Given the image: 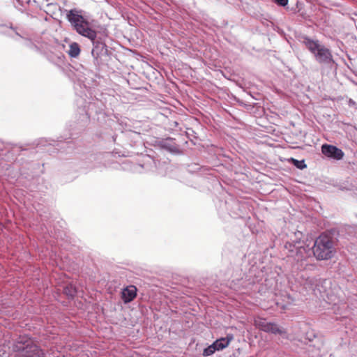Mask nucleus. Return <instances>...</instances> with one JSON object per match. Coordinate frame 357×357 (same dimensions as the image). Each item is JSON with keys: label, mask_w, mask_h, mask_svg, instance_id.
Segmentation results:
<instances>
[{"label": "nucleus", "mask_w": 357, "mask_h": 357, "mask_svg": "<svg viewBox=\"0 0 357 357\" xmlns=\"http://www.w3.org/2000/svg\"><path fill=\"white\" fill-rule=\"evenodd\" d=\"M273 1L277 5L282 7L286 6L289 3V0H273Z\"/></svg>", "instance_id": "nucleus-21"}, {"label": "nucleus", "mask_w": 357, "mask_h": 357, "mask_svg": "<svg viewBox=\"0 0 357 357\" xmlns=\"http://www.w3.org/2000/svg\"><path fill=\"white\" fill-rule=\"evenodd\" d=\"M153 163H155V167H158V164L157 165V164L155 163V161H153Z\"/></svg>", "instance_id": "nucleus-26"}, {"label": "nucleus", "mask_w": 357, "mask_h": 357, "mask_svg": "<svg viewBox=\"0 0 357 357\" xmlns=\"http://www.w3.org/2000/svg\"><path fill=\"white\" fill-rule=\"evenodd\" d=\"M52 142L53 141L40 139L36 148H22L17 145L13 146L9 153L13 155H16V157L12 165H7L3 176L10 183L17 181L22 186L33 190L29 182L35 178L38 174L36 169H40V165L29 159L34 158L35 155L38 152L37 149L46 150L43 147L52 145Z\"/></svg>", "instance_id": "nucleus-1"}, {"label": "nucleus", "mask_w": 357, "mask_h": 357, "mask_svg": "<svg viewBox=\"0 0 357 357\" xmlns=\"http://www.w3.org/2000/svg\"><path fill=\"white\" fill-rule=\"evenodd\" d=\"M13 33H14L17 36H19L21 38L25 39L24 45L31 49V50L35 52L39 51L38 47L36 45H35L31 40L26 38L23 33L17 27H14L12 25H10L8 27V34L10 37H13Z\"/></svg>", "instance_id": "nucleus-12"}, {"label": "nucleus", "mask_w": 357, "mask_h": 357, "mask_svg": "<svg viewBox=\"0 0 357 357\" xmlns=\"http://www.w3.org/2000/svg\"><path fill=\"white\" fill-rule=\"evenodd\" d=\"M234 337L231 334L227 335L225 337H220L213 342L217 351H221L227 347Z\"/></svg>", "instance_id": "nucleus-15"}, {"label": "nucleus", "mask_w": 357, "mask_h": 357, "mask_svg": "<svg viewBox=\"0 0 357 357\" xmlns=\"http://www.w3.org/2000/svg\"><path fill=\"white\" fill-rule=\"evenodd\" d=\"M96 106L98 107V110H96V113H100L104 110V105L101 101L98 100L90 102L87 106L84 105L83 107H79L77 114H76V121L70 125V137L74 138V136L83 131L90 121V116L91 112Z\"/></svg>", "instance_id": "nucleus-4"}, {"label": "nucleus", "mask_w": 357, "mask_h": 357, "mask_svg": "<svg viewBox=\"0 0 357 357\" xmlns=\"http://www.w3.org/2000/svg\"><path fill=\"white\" fill-rule=\"evenodd\" d=\"M66 19L73 30L79 35L89 40L97 38V32L91 27L86 13L83 10L70 9L66 14Z\"/></svg>", "instance_id": "nucleus-2"}, {"label": "nucleus", "mask_w": 357, "mask_h": 357, "mask_svg": "<svg viewBox=\"0 0 357 357\" xmlns=\"http://www.w3.org/2000/svg\"><path fill=\"white\" fill-rule=\"evenodd\" d=\"M311 248L314 257L320 261L330 259L335 253L333 238L323 234L315 239Z\"/></svg>", "instance_id": "nucleus-6"}, {"label": "nucleus", "mask_w": 357, "mask_h": 357, "mask_svg": "<svg viewBox=\"0 0 357 357\" xmlns=\"http://www.w3.org/2000/svg\"><path fill=\"white\" fill-rule=\"evenodd\" d=\"M299 41L303 44L309 52L314 55L316 61L328 67L337 65L335 62L331 51L321 45L318 40H313L305 35L299 37Z\"/></svg>", "instance_id": "nucleus-3"}, {"label": "nucleus", "mask_w": 357, "mask_h": 357, "mask_svg": "<svg viewBox=\"0 0 357 357\" xmlns=\"http://www.w3.org/2000/svg\"><path fill=\"white\" fill-rule=\"evenodd\" d=\"M174 123V125L175 126H176L178 124L176 121H174V123Z\"/></svg>", "instance_id": "nucleus-25"}, {"label": "nucleus", "mask_w": 357, "mask_h": 357, "mask_svg": "<svg viewBox=\"0 0 357 357\" xmlns=\"http://www.w3.org/2000/svg\"><path fill=\"white\" fill-rule=\"evenodd\" d=\"M63 292L68 298L73 299L77 294V289L75 286L69 284L63 287Z\"/></svg>", "instance_id": "nucleus-17"}, {"label": "nucleus", "mask_w": 357, "mask_h": 357, "mask_svg": "<svg viewBox=\"0 0 357 357\" xmlns=\"http://www.w3.org/2000/svg\"><path fill=\"white\" fill-rule=\"evenodd\" d=\"M137 296V289L135 286H129L124 288L121 293L122 300L125 303L132 301Z\"/></svg>", "instance_id": "nucleus-14"}, {"label": "nucleus", "mask_w": 357, "mask_h": 357, "mask_svg": "<svg viewBox=\"0 0 357 357\" xmlns=\"http://www.w3.org/2000/svg\"><path fill=\"white\" fill-rule=\"evenodd\" d=\"M40 172L43 173V169H40Z\"/></svg>", "instance_id": "nucleus-27"}, {"label": "nucleus", "mask_w": 357, "mask_h": 357, "mask_svg": "<svg viewBox=\"0 0 357 357\" xmlns=\"http://www.w3.org/2000/svg\"><path fill=\"white\" fill-rule=\"evenodd\" d=\"M285 248L289 249V256L294 258L297 262L302 263L305 261L312 253V248L308 245L296 246L295 244L287 243Z\"/></svg>", "instance_id": "nucleus-7"}, {"label": "nucleus", "mask_w": 357, "mask_h": 357, "mask_svg": "<svg viewBox=\"0 0 357 357\" xmlns=\"http://www.w3.org/2000/svg\"><path fill=\"white\" fill-rule=\"evenodd\" d=\"M81 50L79 44L76 42H73L70 44L69 50L67 52L71 58H77L80 54Z\"/></svg>", "instance_id": "nucleus-16"}, {"label": "nucleus", "mask_w": 357, "mask_h": 357, "mask_svg": "<svg viewBox=\"0 0 357 357\" xmlns=\"http://www.w3.org/2000/svg\"><path fill=\"white\" fill-rule=\"evenodd\" d=\"M322 153L331 159L340 160L343 158L344 153L343 151L336 146L324 144L321 146Z\"/></svg>", "instance_id": "nucleus-11"}, {"label": "nucleus", "mask_w": 357, "mask_h": 357, "mask_svg": "<svg viewBox=\"0 0 357 357\" xmlns=\"http://www.w3.org/2000/svg\"><path fill=\"white\" fill-rule=\"evenodd\" d=\"M216 351V349L215 348L213 344L212 343L211 345L208 346L204 349L202 355L204 357L209 356L213 355Z\"/></svg>", "instance_id": "nucleus-20"}, {"label": "nucleus", "mask_w": 357, "mask_h": 357, "mask_svg": "<svg viewBox=\"0 0 357 357\" xmlns=\"http://www.w3.org/2000/svg\"><path fill=\"white\" fill-rule=\"evenodd\" d=\"M73 144V142L72 141H68V142H64L63 143V145H61V147L62 149L65 148V145L66 144V146H68V148H71V144Z\"/></svg>", "instance_id": "nucleus-22"}, {"label": "nucleus", "mask_w": 357, "mask_h": 357, "mask_svg": "<svg viewBox=\"0 0 357 357\" xmlns=\"http://www.w3.org/2000/svg\"><path fill=\"white\" fill-rule=\"evenodd\" d=\"M158 145L162 149L167 151L172 155H181L183 153L179 145L176 143L175 139L172 137L160 140Z\"/></svg>", "instance_id": "nucleus-10"}, {"label": "nucleus", "mask_w": 357, "mask_h": 357, "mask_svg": "<svg viewBox=\"0 0 357 357\" xmlns=\"http://www.w3.org/2000/svg\"><path fill=\"white\" fill-rule=\"evenodd\" d=\"M65 47L66 46L64 44L56 40L54 43L51 45L50 47V50L47 53V59L49 61L55 64L63 63L65 59V55L63 54Z\"/></svg>", "instance_id": "nucleus-8"}, {"label": "nucleus", "mask_w": 357, "mask_h": 357, "mask_svg": "<svg viewBox=\"0 0 357 357\" xmlns=\"http://www.w3.org/2000/svg\"><path fill=\"white\" fill-rule=\"evenodd\" d=\"M93 44L91 54L95 59H97L100 55L107 52V46L101 38L90 40Z\"/></svg>", "instance_id": "nucleus-13"}, {"label": "nucleus", "mask_w": 357, "mask_h": 357, "mask_svg": "<svg viewBox=\"0 0 357 357\" xmlns=\"http://www.w3.org/2000/svg\"><path fill=\"white\" fill-rule=\"evenodd\" d=\"M299 15H301V16L302 17H303V18H305V13H303V12H302V13H301L299 14Z\"/></svg>", "instance_id": "nucleus-23"}, {"label": "nucleus", "mask_w": 357, "mask_h": 357, "mask_svg": "<svg viewBox=\"0 0 357 357\" xmlns=\"http://www.w3.org/2000/svg\"><path fill=\"white\" fill-rule=\"evenodd\" d=\"M256 325L259 328V330L264 332L272 333L274 335H280L283 337H287V333L286 330L279 326L275 323L268 322L266 319H261L256 321Z\"/></svg>", "instance_id": "nucleus-9"}, {"label": "nucleus", "mask_w": 357, "mask_h": 357, "mask_svg": "<svg viewBox=\"0 0 357 357\" xmlns=\"http://www.w3.org/2000/svg\"><path fill=\"white\" fill-rule=\"evenodd\" d=\"M288 162L292 164L297 169L303 170L307 167L305 160H298L294 158H289L287 159Z\"/></svg>", "instance_id": "nucleus-18"}, {"label": "nucleus", "mask_w": 357, "mask_h": 357, "mask_svg": "<svg viewBox=\"0 0 357 357\" xmlns=\"http://www.w3.org/2000/svg\"><path fill=\"white\" fill-rule=\"evenodd\" d=\"M171 167V165L165 162H158V167H157L158 174L162 176H166L167 174V170Z\"/></svg>", "instance_id": "nucleus-19"}, {"label": "nucleus", "mask_w": 357, "mask_h": 357, "mask_svg": "<svg viewBox=\"0 0 357 357\" xmlns=\"http://www.w3.org/2000/svg\"><path fill=\"white\" fill-rule=\"evenodd\" d=\"M59 142L63 145V137H61V139L59 140Z\"/></svg>", "instance_id": "nucleus-24"}, {"label": "nucleus", "mask_w": 357, "mask_h": 357, "mask_svg": "<svg viewBox=\"0 0 357 357\" xmlns=\"http://www.w3.org/2000/svg\"><path fill=\"white\" fill-rule=\"evenodd\" d=\"M13 357H46L43 350L28 336H20L13 344Z\"/></svg>", "instance_id": "nucleus-5"}]
</instances>
